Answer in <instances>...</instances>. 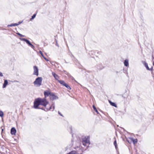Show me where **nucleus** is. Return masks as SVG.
<instances>
[{"label":"nucleus","instance_id":"obj_1","mask_svg":"<svg viewBox=\"0 0 154 154\" xmlns=\"http://www.w3.org/2000/svg\"><path fill=\"white\" fill-rule=\"evenodd\" d=\"M48 102L47 101L46 98L42 99L40 98H38L36 99L34 102V107L36 109H40L38 107V106L39 105H41L45 107V109H44L45 111H48L52 109V107L53 108L52 111H53L55 108L54 104H53L51 106L49 107H46V106L48 104Z\"/></svg>","mask_w":154,"mask_h":154},{"label":"nucleus","instance_id":"obj_2","mask_svg":"<svg viewBox=\"0 0 154 154\" xmlns=\"http://www.w3.org/2000/svg\"><path fill=\"white\" fill-rule=\"evenodd\" d=\"M42 80L41 77H38L34 82L33 83L35 85H36L38 87H39L42 85Z\"/></svg>","mask_w":154,"mask_h":154},{"label":"nucleus","instance_id":"obj_3","mask_svg":"<svg viewBox=\"0 0 154 154\" xmlns=\"http://www.w3.org/2000/svg\"><path fill=\"white\" fill-rule=\"evenodd\" d=\"M82 142L83 145L85 146H88L90 144V142L89 139L88 137L82 139Z\"/></svg>","mask_w":154,"mask_h":154},{"label":"nucleus","instance_id":"obj_4","mask_svg":"<svg viewBox=\"0 0 154 154\" xmlns=\"http://www.w3.org/2000/svg\"><path fill=\"white\" fill-rule=\"evenodd\" d=\"M20 39L22 41L25 42L32 49H34V46L30 42V41L25 38H20Z\"/></svg>","mask_w":154,"mask_h":154},{"label":"nucleus","instance_id":"obj_5","mask_svg":"<svg viewBox=\"0 0 154 154\" xmlns=\"http://www.w3.org/2000/svg\"><path fill=\"white\" fill-rule=\"evenodd\" d=\"M50 99L51 100H57L58 99V97L57 96L55 95V94L52 93L50 95V96H49Z\"/></svg>","mask_w":154,"mask_h":154},{"label":"nucleus","instance_id":"obj_6","mask_svg":"<svg viewBox=\"0 0 154 154\" xmlns=\"http://www.w3.org/2000/svg\"><path fill=\"white\" fill-rule=\"evenodd\" d=\"M33 69L34 71L33 74V75H36V76H38V69L37 66H34Z\"/></svg>","mask_w":154,"mask_h":154},{"label":"nucleus","instance_id":"obj_7","mask_svg":"<svg viewBox=\"0 0 154 154\" xmlns=\"http://www.w3.org/2000/svg\"><path fill=\"white\" fill-rule=\"evenodd\" d=\"M52 92L49 91H44V94L45 96L44 98H46V97L48 96H50V95L51 94Z\"/></svg>","mask_w":154,"mask_h":154},{"label":"nucleus","instance_id":"obj_8","mask_svg":"<svg viewBox=\"0 0 154 154\" xmlns=\"http://www.w3.org/2000/svg\"><path fill=\"white\" fill-rule=\"evenodd\" d=\"M16 132V130L14 127L12 128L11 130V133L12 135H15Z\"/></svg>","mask_w":154,"mask_h":154},{"label":"nucleus","instance_id":"obj_9","mask_svg":"<svg viewBox=\"0 0 154 154\" xmlns=\"http://www.w3.org/2000/svg\"><path fill=\"white\" fill-rule=\"evenodd\" d=\"M144 65L147 70H151L152 69V67H151V68H149L148 66L147 63L146 62H144Z\"/></svg>","mask_w":154,"mask_h":154},{"label":"nucleus","instance_id":"obj_10","mask_svg":"<svg viewBox=\"0 0 154 154\" xmlns=\"http://www.w3.org/2000/svg\"><path fill=\"white\" fill-rule=\"evenodd\" d=\"M8 80L6 79L5 80L4 83L3 85V88H5L6 86L8 85Z\"/></svg>","mask_w":154,"mask_h":154},{"label":"nucleus","instance_id":"obj_11","mask_svg":"<svg viewBox=\"0 0 154 154\" xmlns=\"http://www.w3.org/2000/svg\"><path fill=\"white\" fill-rule=\"evenodd\" d=\"M52 74L54 76V77L55 79H56V80H57L58 81V80H59L58 79L59 78L58 76L56 74V73H55L54 72H52Z\"/></svg>","mask_w":154,"mask_h":154},{"label":"nucleus","instance_id":"obj_12","mask_svg":"<svg viewBox=\"0 0 154 154\" xmlns=\"http://www.w3.org/2000/svg\"><path fill=\"white\" fill-rule=\"evenodd\" d=\"M58 82H59L61 85L65 86L66 84L64 81L58 80Z\"/></svg>","mask_w":154,"mask_h":154},{"label":"nucleus","instance_id":"obj_13","mask_svg":"<svg viewBox=\"0 0 154 154\" xmlns=\"http://www.w3.org/2000/svg\"><path fill=\"white\" fill-rule=\"evenodd\" d=\"M124 64L125 66H128L129 65L128 60L127 59H126L124 62Z\"/></svg>","mask_w":154,"mask_h":154},{"label":"nucleus","instance_id":"obj_14","mask_svg":"<svg viewBox=\"0 0 154 154\" xmlns=\"http://www.w3.org/2000/svg\"><path fill=\"white\" fill-rule=\"evenodd\" d=\"M109 102L111 105L112 106L116 107V105L115 103L111 102V101H109Z\"/></svg>","mask_w":154,"mask_h":154},{"label":"nucleus","instance_id":"obj_15","mask_svg":"<svg viewBox=\"0 0 154 154\" xmlns=\"http://www.w3.org/2000/svg\"><path fill=\"white\" fill-rule=\"evenodd\" d=\"M15 26H17V23H12L10 25H8V27H12Z\"/></svg>","mask_w":154,"mask_h":154},{"label":"nucleus","instance_id":"obj_16","mask_svg":"<svg viewBox=\"0 0 154 154\" xmlns=\"http://www.w3.org/2000/svg\"><path fill=\"white\" fill-rule=\"evenodd\" d=\"M36 16V14H34L32 17L30 19V21H32L33 19H34L35 17Z\"/></svg>","mask_w":154,"mask_h":154},{"label":"nucleus","instance_id":"obj_17","mask_svg":"<svg viewBox=\"0 0 154 154\" xmlns=\"http://www.w3.org/2000/svg\"><path fill=\"white\" fill-rule=\"evenodd\" d=\"M93 108L97 114H99L98 112L94 105L93 106Z\"/></svg>","mask_w":154,"mask_h":154},{"label":"nucleus","instance_id":"obj_18","mask_svg":"<svg viewBox=\"0 0 154 154\" xmlns=\"http://www.w3.org/2000/svg\"><path fill=\"white\" fill-rule=\"evenodd\" d=\"M67 154H76V152L75 151H72Z\"/></svg>","mask_w":154,"mask_h":154},{"label":"nucleus","instance_id":"obj_19","mask_svg":"<svg viewBox=\"0 0 154 154\" xmlns=\"http://www.w3.org/2000/svg\"><path fill=\"white\" fill-rule=\"evenodd\" d=\"M65 86L68 89L70 90L71 89L69 86L67 84L65 85Z\"/></svg>","mask_w":154,"mask_h":154},{"label":"nucleus","instance_id":"obj_20","mask_svg":"<svg viewBox=\"0 0 154 154\" xmlns=\"http://www.w3.org/2000/svg\"><path fill=\"white\" fill-rule=\"evenodd\" d=\"M114 145L115 146L116 149H117V143L116 140H115L114 142Z\"/></svg>","mask_w":154,"mask_h":154},{"label":"nucleus","instance_id":"obj_21","mask_svg":"<svg viewBox=\"0 0 154 154\" xmlns=\"http://www.w3.org/2000/svg\"><path fill=\"white\" fill-rule=\"evenodd\" d=\"M137 142V139H134L133 140V142L134 144H135Z\"/></svg>","mask_w":154,"mask_h":154},{"label":"nucleus","instance_id":"obj_22","mask_svg":"<svg viewBox=\"0 0 154 154\" xmlns=\"http://www.w3.org/2000/svg\"><path fill=\"white\" fill-rule=\"evenodd\" d=\"M3 116V113L2 111H0V116L2 117Z\"/></svg>","mask_w":154,"mask_h":154},{"label":"nucleus","instance_id":"obj_23","mask_svg":"<svg viewBox=\"0 0 154 154\" xmlns=\"http://www.w3.org/2000/svg\"><path fill=\"white\" fill-rule=\"evenodd\" d=\"M39 53L41 54V55L43 57H44L45 56H44L42 52L41 51H39Z\"/></svg>","mask_w":154,"mask_h":154},{"label":"nucleus","instance_id":"obj_24","mask_svg":"<svg viewBox=\"0 0 154 154\" xmlns=\"http://www.w3.org/2000/svg\"><path fill=\"white\" fill-rule=\"evenodd\" d=\"M17 34L18 35H19V36H21V37H23V36H24V35H22L21 34H20V33H17Z\"/></svg>","mask_w":154,"mask_h":154},{"label":"nucleus","instance_id":"obj_25","mask_svg":"<svg viewBox=\"0 0 154 154\" xmlns=\"http://www.w3.org/2000/svg\"><path fill=\"white\" fill-rule=\"evenodd\" d=\"M22 23V21H19L18 23H17V26H18V25H19L21 23Z\"/></svg>","mask_w":154,"mask_h":154},{"label":"nucleus","instance_id":"obj_26","mask_svg":"<svg viewBox=\"0 0 154 154\" xmlns=\"http://www.w3.org/2000/svg\"><path fill=\"white\" fill-rule=\"evenodd\" d=\"M3 76V74L2 72H0V76L2 77Z\"/></svg>","mask_w":154,"mask_h":154},{"label":"nucleus","instance_id":"obj_27","mask_svg":"<svg viewBox=\"0 0 154 154\" xmlns=\"http://www.w3.org/2000/svg\"><path fill=\"white\" fill-rule=\"evenodd\" d=\"M152 60L153 61V65L154 66V57H153V56H152Z\"/></svg>","mask_w":154,"mask_h":154},{"label":"nucleus","instance_id":"obj_28","mask_svg":"<svg viewBox=\"0 0 154 154\" xmlns=\"http://www.w3.org/2000/svg\"><path fill=\"white\" fill-rule=\"evenodd\" d=\"M43 58L46 60L47 61H48V59H47L45 57H44Z\"/></svg>","mask_w":154,"mask_h":154},{"label":"nucleus","instance_id":"obj_29","mask_svg":"<svg viewBox=\"0 0 154 154\" xmlns=\"http://www.w3.org/2000/svg\"><path fill=\"white\" fill-rule=\"evenodd\" d=\"M93 52L92 51H91L89 53V54H92Z\"/></svg>","mask_w":154,"mask_h":154},{"label":"nucleus","instance_id":"obj_30","mask_svg":"<svg viewBox=\"0 0 154 154\" xmlns=\"http://www.w3.org/2000/svg\"><path fill=\"white\" fill-rule=\"evenodd\" d=\"M58 113L60 116H62V115L60 113L59 111L58 112Z\"/></svg>","mask_w":154,"mask_h":154},{"label":"nucleus","instance_id":"obj_31","mask_svg":"<svg viewBox=\"0 0 154 154\" xmlns=\"http://www.w3.org/2000/svg\"><path fill=\"white\" fill-rule=\"evenodd\" d=\"M56 45L57 46H58V45L57 42L56 43Z\"/></svg>","mask_w":154,"mask_h":154},{"label":"nucleus","instance_id":"obj_32","mask_svg":"<svg viewBox=\"0 0 154 154\" xmlns=\"http://www.w3.org/2000/svg\"><path fill=\"white\" fill-rule=\"evenodd\" d=\"M14 82H19L18 81H16V80H15V81H14Z\"/></svg>","mask_w":154,"mask_h":154},{"label":"nucleus","instance_id":"obj_33","mask_svg":"<svg viewBox=\"0 0 154 154\" xmlns=\"http://www.w3.org/2000/svg\"><path fill=\"white\" fill-rule=\"evenodd\" d=\"M72 79H73V80H75V79H74V78H73V77H72Z\"/></svg>","mask_w":154,"mask_h":154},{"label":"nucleus","instance_id":"obj_34","mask_svg":"<svg viewBox=\"0 0 154 154\" xmlns=\"http://www.w3.org/2000/svg\"><path fill=\"white\" fill-rule=\"evenodd\" d=\"M2 131H3V129H2Z\"/></svg>","mask_w":154,"mask_h":154}]
</instances>
